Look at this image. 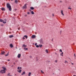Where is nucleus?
<instances>
[{
  "mask_svg": "<svg viewBox=\"0 0 76 76\" xmlns=\"http://www.w3.org/2000/svg\"><path fill=\"white\" fill-rule=\"evenodd\" d=\"M52 16H54V15L53 14H52Z\"/></svg>",
  "mask_w": 76,
  "mask_h": 76,
  "instance_id": "nucleus-40",
  "label": "nucleus"
},
{
  "mask_svg": "<svg viewBox=\"0 0 76 76\" xmlns=\"http://www.w3.org/2000/svg\"><path fill=\"white\" fill-rule=\"evenodd\" d=\"M3 19H0V22H3Z\"/></svg>",
  "mask_w": 76,
  "mask_h": 76,
  "instance_id": "nucleus-22",
  "label": "nucleus"
},
{
  "mask_svg": "<svg viewBox=\"0 0 76 76\" xmlns=\"http://www.w3.org/2000/svg\"><path fill=\"white\" fill-rule=\"evenodd\" d=\"M30 58H32V56H30Z\"/></svg>",
  "mask_w": 76,
  "mask_h": 76,
  "instance_id": "nucleus-42",
  "label": "nucleus"
},
{
  "mask_svg": "<svg viewBox=\"0 0 76 76\" xmlns=\"http://www.w3.org/2000/svg\"><path fill=\"white\" fill-rule=\"evenodd\" d=\"M10 47H11V48H13V46L12 44H10Z\"/></svg>",
  "mask_w": 76,
  "mask_h": 76,
  "instance_id": "nucleus-13",
  "label": "nucleus"
},
{
  "mask_svg": "<svg viewBox=\"0 0 76 76\" xmlns=\"http://www.w3.org/2000/svg\"><path fill=\"white\" fill-rule=\"evenodd\" d=\"M19 69H20V68H19V67H18V70H19Z\"/></svg>",
  "mask_w": 76,
  "mask_h": 76,
  "instance_id": "nucleus-36",
  "label": "nucleus"
},
{
  "mask_svg": "<svg viewBox=\"0 0 76 76\" xmlns=\"http://www.w3.org/2000/svg\"><path fill=\"white\" fill-rule=\"evenodd\" d=\"M25 75V71H24L21 74V75Z\"/></svg>",
  "mask_w": 76,
  "mask_h": 76,
  "instance_id": "nucleus-16",
  "label": "nucleus"
},
{
  "mask_svg": "<svg viewBox=\"0 0 76 76\" xmlns=\"http://www.w3.org/2000/svg\"><path fill=\"white\" fill-rule=\"evenodd\" d=\"M2 68L4 69H3L4 70H5V71H6V67L4 66H3L2 67Z\"/></svg>",
  "mask_w": 76,
  "mask_h": 76,
  "instance_id": "nucleus-7",
  "label": "nucleus"
},
{
  "mask_svg": "<svg viewBox=\"0 0 76 76\" xmlns=\"http://www.w3.org/2000/svg\"><path fill=\"white\" fill-rule=\"evenodd\" d=\"M24 50H28V48H24Z\"/></svg>",
  "mask_w": 76,
  "mask_h": 76,
  "instance_id": "nucleus-29",
  "label": "nucleus"
},
{
  "mask_svg": "<svg viewBox=\"0 0 76 76\" xmlns=\"http://www.w3.org/2000/svg\"><path fill=\"white\" fill-rule=\"evenodd\" d=\"M68 9H70V10H72V8H69V7L68 8Z\"/></svg>",
  "mask_w": 76,
  "mask_h": 76,
  "instance_id": "nucleus-34",
  "label": "nucleus"
},
{
  "mask_svg": "<svg viewBox=\"0 0 76 76\" xmlns=\"http://www.w3.org/2000/svg\"><path fill=\"white\" fill-rule=\"evenodd\" d=\"M15 64V63H14V64Z\"/></svg>",
  "mask_w": 76,
  "mask_h": 76,
  "instance_id": "nucleus-51",
  "label": "nucleus"
},
{
  "mask_svg": "<svg viewBox=\"0 0 76 76\" xmlns=\"http://www.w3.org/2000/svg\"><path fill=\"white\" fill-rule=\"evenodd\" d=\"M35 34H37V32H35Z\"/></svg>",
  "mask_w": 76,
  "mask_h": 76,
  "instance_id": "nucleus-46",
  "label": "nucleus"
},
{
  "mask_svg": "<svg viewBox=\"0 0 76 76\" xmlns=\"http://www.w3.org/2000/svg\"><path fill=\"white\" fill-rule=\"evenodd\" d=\"M65 63H68V62L66 61H65L64 62Z\"/></svg>",
  "mask_w": 76,
  "mask_h": 76,
  "instance_id": "nucleus-27",
  "label": "nucleus"
},
{
  "mask_svg": "<svg viewBox=\"0 0 76 76\" xmlns=\"http://www.w3.org/2000/svg\"><path fill=\"white\" fill-rule=\"evenodd\" d=\"M7 61H10V60L8 59V60H7Z\"/></svg>",
  "mask_w": 76,
  "mask_h": 76,
  "instance_id": "nucleus-44",
  "label": "nucleus"
},
{
  "mask_svg": "<svg viewBox=\"0 0 76 76\" xmlns=\"http://www.w3.org/2000/svg\"><path fill=\"white\" fill-rule=\"evenodd\" d=\"M60 52H62V50H61V49H60Z\"/></svg>",
  "mask_w": 76,
  "mask_h": 76,
  "instance_id": "nucleus-35",
  "label": "nucleus"
},
{
  "mask_svg": "<svg viewBox=\"0 0 76 76\" xmlns=\"http://www.w3.org/2000/svg\"><path fill=\"white\" fill-rule=\"evenodd\" d=\"M20 69H22V68H21V67H20Z\"/></svg>",
  "mask_w": 76,
  "mask_h": 76,
  "instance_id": "nucleus-43",
  "label": "nucleus"
},
{
  "mask_svg": "<svg viewBox=\"0 0 76 76\" xmlns=\"http://www.w3.org/2000/svg\"><path fill=\"white\" fill-rule=\"evenodd\" d=\"M27 14H28V15H29V12H28L27 13Z\"/></svg>",
  "mask_w": 76,
  "mask_h": 76,
  "instance_id": "nucleus-41",
  "label": "nucleus"
},
{
  "mask_svg": "<svg viewBox=\"0 0 76 76\" xmlns=\"http://www.w3.org/2000/svg\"><path fill=\"white\" fill-rule=\"evenodd\" d=\"M31 72H29L28 73V76H31Z\"/></svg>",
  "mask_w": 76,
  "mask_h": 76,
  "instance_id": "nucleus-18",
  "label": "nucleus"
},
{
  "mask_svg": "<svg viewBox=\"0 0 76 76\" xmlns=\"http://www.w3.org/2000/svg\"><path fill=\"white\" fill-rule=\"evenodd\" d=\"M10 38H12V37H13V35H10L9 36Z\"/></svg>",
  "mask_w": 76,
  "mask_h": 76,
  "instance_id": "nucleus-20",
  "label": "nucleus"
},
{
  "mask_svg": "<svg viewBox=\"0 0 76 76\" xmlns=\"http://www.w3.org/2000/svg\"><path fill=\"white\" fill-rule=\"evenodd\" d=\"M8 55H9V53H8L7 54H6V55H5V56H8Z\"/></svg>",
  "mask_w": 76,
  "mask_h": 76,
  "instance_id": "nucleus-30",
  "label": "nucleus"
},
{
  "mask_svg": "<svg viewBox=\"0 0 76 76\" xmlns=\"http://www.w3.org/2000/svg\"><path fill=\"white\" fill-rule=\"evenodd\" d=\"M52 41H53V39L52 40Z\"/></svg>",
  "mask_w": 76,
  "mask_h": 76,
  "instance_id": "nucleus-57",
  "label": "nucleus"
},
{
  "mask_svg": "<svg viewBox=\"0 0 76 76\" xmlns=\"http://www.w3.org/2000/svg\"><path fill=\"white\" fill-rule=\"evenodd\" d=\"M7 22V20H6V19H5L3 20V23H6Z\"/></svg>",
  "mask_w": 76,
  "mask_h": 76,
  "instance_id": "nucleus-3",
  "label": "nucleus"
},
{
  "mask_svg": "<svg viewBox=\"0 0 76 76\" xmlns=\"http://www.w3.org/2000/svg\"><path fill=\"white\" fill-rule=\"evenodd\" d=\"M24 37H26V39H27L28 38V36H27V35L24 36Z\"/></svg>",
  "mask_w": 76,
  "mask_h": 76,
  "instance_id": "nucleus-17",
  "label": "nucleus"
},
{
  "mask_svg": "<svg viewBox=\"0 0 76 76\" xmlns=\"http://www.w3.org/2000/svg\"><path fill=\"white\" fill-rule=\"evenodd\" d=\"M18 29H19V28H18Z\"/></svg>",
  "mask_w": 76,
  "mask_h": 76,
  "instance_id": "nucleus-55",
  "label": "nucleus"
},
{
  "mask_svg": "<svg viewBox=\"0 0 76 76\" xmlns=\"http://www.w3.org/2000/svg\"><path fill=\"white\" fill-rule=\"evenodd\" d=\"M23 9H26V8H27V7H26V4L24 5L23 7Z\"/></svg>",
  "mask_w": 76,
  "mask_h": 76,
  "instance_id": "nucleus-5",
  "label": "nucleus"
},
{
  "mask_svg": "<svg viewBox=\"0 0 76 76\" xmlns=\"http://www.w3.org/2000/svg\"><path fill=\"white\" fill-rule=\"evenodd\" d=\"M35 45L36 46H37V43H36L35 44Z\"/></svg>",
  "mask_w": 76,
  "mask_h": 76,
  "instance_id": "nucleus-33",
  "label": "nucleus"
},
{
  "mask_svg": "<svg viewBox=\"0 0 76 76\" xmlns=\"http://www.w3.org/2000/svg\"><path fill=\"white\" fill-rule=\"evenodd\" d=\"M17 71L19 73H21V72H22V70H18Z\"/></svg>",
  "mask_w": 76,
  "mask_h": 76,
  "instance_id": "nucleus-15",
  "label": "nucleus"
},
{
  "mask_svg": "<svg viewBox=\"0 0 76 76\" xmlns=\"http://www.w3.org/2000/svg\"><path fill=\"white\" fill-rule=\"evenodd\" d=\"M55 63H57V60H56L55 61Z\"/></svg>",
  "mask_w": 76,
  "mask_h": 76,
  "instance_id": "nucleus-32",
  "label": "nucleus"
},
{
  "mask_svg": "<svg viewBox=\"0 0 76 76\" xmlns=\"http://www.w3.org/2000/svg\"><path fill=\"white\" fill-rule=\"evenodd\" d=\"M60 33H61V31H60Z\"/></svg>",
  "mask_w": 76,
  "mask_h": 76,
  "instance_id": "nucleus-47",
  "label": "nucleus"
},
{
  "mask_svg": "<svg viewBox=\"0 0 76 76\" xmlns=\"http://www.w3.org/2000/svg\"><path fill=\"white\" fill-rule=\"evenodd\" d=\"M61 14H62V15L63 16H64V14H63V10H61Z\"/></svg>",
  "mask_w": 76,
  "mask_h": 76,
  "instance_id": "nucleus-8",
  "label": "nucleus"
},
{
  "mask_svg": "<svg viewBox=\"0 0 76 76\" xmlns=\"http://www.w3.org/2000/svg\"><path fill=\"white\" fill-rule=\"evenodd\" d=\"M31 9V10H34V8L33 7H31L30 8Z\"/></svg>",
  "mask_w": 76,
  "mask_h": 76,
  "instance_id": "nucleus-19",
  "label": "nucleus"
},
{
  "mask_svg": "<svg viewBox=\"0 0 76 76\" xmlns=\"http://www.w3.org/2000/svg\"><path fill=\"white\" fill-rule=\"evenodd\" d=\"M15 75H16V74H15Z\"/></svg>",
  "mask_w": 76,
  "mask_h": 76,
  "instance_id": "nucleus-56",
  "label": "nucleus"
},
{
  "mask_svg": "<svg viewBox=\"0 0 76 76\" xmlns=\"http://www.w3.org/2000/svg\"><path fill=\"white\" fill-rule=\"evenodd\" d=\"M7 8H8L9 9V10L10 11H11L12 10V8L11 7V6H10V5L9 3H7Z\"/></svg>",
  "mask_w": 76,
  "mask_h": 76,
  "instance_id": "nucleus-1",
  "label": "nucleus"
},
{
  "mask_svg": "<svg viewBox=\"0 0 76 76\" xmlns=\"http://www.w3.org/2000/svg\"><path fill=\"white\" fill-rule=\"evenodd\" d=\"M36 47L37 48H38V47H39V45H37L36 46Z\"/></svg>",
  "mask_w": 76,
  "mask_h": 76,
  "instance_id": "nucleus-31",
  "label": "nucleus"
},
{
  "mask_svg": "<svg viewBox=\"0 0 76 76\" xmlns=\"http://www.w3.org/2000/svg\"><path fill=\"white\" fill-rule=\"evenodd\" d=\"M4 26V25L3 24H1V26Z\"/></svg>",
  "mask_w": 76,
  "mask_h": 76,
  "instance_id": "nucleus-39",
  "label": "nucleus"
},
{
  "mask_svg": "<svg viewBox=\"0 0 76 76\" xmlns=\"http://www.w3.org/2000/svg\"><path fill=\"white\" fill-rule=\"evenodd\" d=\"M41 72L43 74H44V72H43V71H42V70H41Z\"/></svg>",
  "mask_w": 76,
  "mask_h": 76,
  "instance_id": "nucleus-25",
  "label": "nucleus"
},
{
  "mask_svg": "<svg viewBox=\"0 0 76 76\" xmlns=\"http://www.w3.org/2000/svg\"><path fill=\"white\" fill-rule=\"evenodd\" d=\"M31 37L32 38H36V36L35 35H33Z\"/></svg>",
  "mask_w": 76,
  "mask_h": 76,
  "instance_id": "nucleus-4",
  "label": "nucleus"
},
{
  "mask_svg": "<svg viewBox=\"0 0 76 76\" xmlns=\"http://www.w3.org/2000/svg\"><path fill=\"white\" fill-rule=\"evenodd\" d=\"M15 2L16 3H18V1H17V0H16L15 1Z\"/></svg>",
  "mask_w": 76,
  "mask_h": 76,
  "instance_id": "nucleus-23",
  "label": "nucleus"
},
{
  "mask_svg": "<svg viewBox=\"0 0 76 76\" xmlns=\"http://www.w3.org/2000/svg\"><path fill=\"white\" fill-rule=\"evenodd\" d=\"M20 56H21V55L20 54H19L18 56V58H20Z\"/></svg>",
  "mask_w": 76,
  "mask_h": 76,
  "instance_id": "nucleus-11",
  "label": "nucleus"
},
{
  "mask_svg": "<svg viewBox=\"0 0 76 76\" xmlns=\"http://www.w3.org/2000/svg\"><path fill=\"white\" fill-rule=\"evenodd\" d=\"M10 75V73H9L8 74H7V76H12V75Z\"/></svg>",
  "mask_w": 76,
  "mask_h": 76,
  "instance_id": "nucleus-24",
  "label": "nucleus"
},
{
  "mask_svg": "<svg viewBox=\"0 0 76 76\" xmlns=\"http://www.w3.org/2000/svg\"><path fill=\"white\" fill-rule=\"evenodd\" d=\"M25 16L26 17V16H27V15H25Z\"/></svg>",
  "mask_w": 76,
  "mask_h": 76,
  "instance_id": "nucleus-38",
  "label": "nucleus"
},
{
  "mask_svg": "<svg viewBox=\"0 0 76 76\" xmlns=\"http://www.w3.org/2000/svg\"><path fill=\"white\" fill-rule=\"evenodd\" d=\"M61 54H63V52H62L61 53V56H63V55Z\"/></svg>",
  "mask_w": 76,
  "mask_h": 76,
  "instance_id": "nucleus-28",
  "label": "nucleus"
},
{
  "mask_svg": "<svg viewBox=\"0 0 76 76\" xmlns=\"http://www.w3.org/2000/svg\"><path fill=\"white\" fill-rule=\"evenodd\" d=\"M4 54H5V52H4V51L1 52V55H3Z\"/></svg>",
  "mask_w": 76,
  "mask_h": 76,
  "instance_id": "nucleus-9",
  "label": "nucleus"
},
{
  "mask_svg": "<svg viewBox=\"0 0 76 76\" xmlns=\"http://www.w3.org/2000/svg\"><path fill=\"white\" fill-rule=\"evenodd\" d=\"M39 47H42V45H39Z\"/></svg>",
  "mask_w": 76,
  "mask_h": 76,
  "instance_id": "nucleus-26",
  "label": "nucleus"
},
{
  "mask_svg": "<svg viewBox=\"0 0 76 76\" xmlns=\"http://www.w3.org/2000/svg\"><path fill=\"white\" fill-rule=\"evenodd\" d=\"M1 10L2 11H5V8H4V7H3V8H2Z\"/></svg>",
  "mask_w": 76,
  "mask_h": 76,
  "instance_id": "nucleus-14",
  "label": "nucleus"
},
{
  "mask_svg": "<svg viewBox=\"0 0 76 76\" xmlns=\"http://www.w3.org/2000/svg\"><path fill=\"white\" fill-rule=\"evenodd\" d=\"M17 10V9H15V10Z\"/></svg>",
  "mask_w": 76,
  "mask_h": 76,
  "instance_id": "nucleus-45",
  "label": "nucleus"
},
{
  "mask_svg": "<svg viewBox=\"0 0 76 76\" xmlns=\"http://www.w3.org/2000/svg\"><path fill=\"white\" fill-rule=\"evenodd\" d=\"M14 16H15V14H14Z\"/></svg>",
  "mask_w": 76,
  "mask_h": 76,
  "instance_id": "nucleus-49",
  "label": "nucleus"
},
{
  "mask_svg": "<svg viewBox=\"0 0 76 76\" xmlns=\"http://www.w3.org/2000/svg\"><path fill=\"white\" fill-rule=\"evenodd\" d=\"M26 45H23V48H26Z\"/></svg>",
  "mask_w": 76,
  "mask_h": 76,
  "instance_id": "nucleus-12",
  "label": "nucleus"
},
{
  "mask_svg": "<svg viewBox=\"0 0 76 76\" xmlns=\"http://www.w3.org/2000/svg\"><path fill=\"white\" fill-rule=\"evenodd\" d=\"M40 43L41 44H42L43 43V42L42 41V39H41L39 40Z\"/></svg>",
  "mask_w": 76,
  "mask_h": 76,
  "instance_id": "nucleus-6",
  "label": "nucleus"
},
{
  "mask_svg": "<svg viewBox=\"0 0 76 76\" xmlns=\"http://www.w3.org/2000/svg\"><path fill=\"white\" fill-rule=\"evenodd\" d=\"M73 76H76L75 75H74Z\"/></svg>",
  "mask_w": 76,
  "mask_h": 76,
  "instance_id": "nucleus-53",
  "label": "nucleus"
},
{
  "mask_svg": "<svg viewBox=\"0 0 76 76\" xmlns=\"http://www.w3.org/2000/svg\"><path fill=\"white\" fill-rule=\"evenodd\" d=\"M55 54H56V55H57V53H55Z\"/></svg>",
  "mask_w": 76,
  "mask_h": 76,
  "instance_id": "nucleus-50",
  "label": "nucleus"
},
{
  "mask_svg": "<svg viewBox=\"0 0 76 76\" xmlns=\"http://www.w3.org/2000/svg\"><path fill=\"white\" fill-rule=\"evenodd\" d=\"M30 11H31V10H30Z\"/></svg>",
  "mask_w": 76,
  "mask_h": 76,
  "instance_id": "nucleus-54",
  "label": "nucleus"
},
{
  "mask_svg": "<svg viewBox=\"0 0 76 76\" xmlns=\"http://www.w3.org/2000/svg\"><path fill=\"white\" fill-rule=\"evenodd\" d=\"M45 52L47 54H48V50L47 49H46V50H45Z\"/></svg>",
  "mask_w": 76,
  "mask_h": 76,
  "instance_id": "nucleus-10",
  "label": "nucleus"
},
{
  "mask_svg": "<svg viewBox=\"0 0 76 76\" xmlns=\"http://www.w3.org/2000/svg\"><path fill=\"white\" fill-rule=\"evenodd\" d=\"M31 13L32 15H34V12H33V11H31Z\"/></svg>",
  "mask_w": 76,
  "mask_h": 76,
  "instance_id": "nucleus-21",
  "label": "nucleus"
},
{
  "mask_svg": "<svg viewBox=\"0 0 76 76\" xmlns=\"http://www.w3.org/2000/svg\"><path fill=\"white\" fill-rule=\"evenodd\" d=\"M22 39H25V37H23Z\"/></svg>",
  "mask_w": 76,
  "mask_h": 76,
  "instance_id": "nucleus-37",
  "label": "nucleus"
},
{
  "mask_svg": "<svg viewBox=\"0 0 76 76\" xmlns=\"http://www.w3.org/2000/svg\"><path fill=\"white\" fill-rule=\"evenodd\" d=\"M72 64H73V63H72Z\"/></svg>",
  "mask_w": 76,
  "mask_h": 76,
  "instance_id": "nucleus-52",
  "label": "nucleus"
},
{
  "mask_svg": "<svg viewBox=\"0 0 76 76\" xmlns=\"http://www.w3.org/2000/svg\"><path fill=\"white\" fill-rule=\"evenodd\" d=\"M0 73H2V74H3V73H6V71L4 70H3V69H2L0 71Z\"/></svg>",
  "mask_w": 76,
  "mask_h": 76,
  "instance_id": "nucleus-2",
  "label": "nucleus"
},
{
  "mask_svg": "<svg viewBox=\"0 0 76 76\" xmlns=\"http://www.w3.org/2000/svg\"><path fill=\"white\" fill-rule=\"evenodd\" d=\"M74 56H75V53H74Z\"/></svg>",
  "mask_w": 76,
  "mask_h": 76,
  "instance_id": "nucleus-48",
  "label": "nucleus"
}]
</instances>
